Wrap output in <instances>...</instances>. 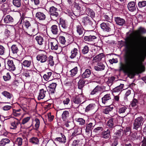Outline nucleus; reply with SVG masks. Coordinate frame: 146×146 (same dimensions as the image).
I'll return each mask as SVG.
<instances>
[{
    "instance_id": "nucleus-1",
    "label": "nucleus",
    "mask_w": 146,
    "mask_h": 146,
    "mask_svg": "<svg viewBox=\"0 0 146 146\" xmlns=\"http://www.w3.org/2000/svg\"><path fill=\"white\" fill-rule=\"evenodd\" d=\"M142 41L138 48V55L134 56L127 50L124 55L125 63H121L120 70L130 74H139L144 71L143 66L140 65L146 57V37L142 38Z\"/></svg>"
},
{
    "instance_id": "nucleus-2",
    "label": "nucleus",
    "mask_w": 146,
    "mask_h": 146,
    "mask_svg": "<svg viewBox=\"0 0 146 146\" xmlns=\"http://www.w3.org/2000/svg\"><path fill=\"white\" fill-rule=\"evenodd\" d=\"M38 27L37 24H35V26H32L28 29V31L29 34L25 32H24L23 34L25 35H28L32 36L35 35L38 33Z\"/></svg>"
},
{
    "instance_id": "nucleus-3",
    "label": "nucleus",
    "mask_w": 146,
    "mask_h": 146,
    "mask_svg": "<svg viewBox=\"0 0 146 146\" xmlns=\"http://www.w3.org/2000/svg\"><path fill=\"white\" fill-rule=\"evenodd\" d=\"M144 118L141 116L136 118L133 124V129L137 130L141 127L144 122Z\"/></svg>"
},
{
    "instance_id": "nucleus-4",
    "label": "nucleus",
    "mask_w": 146,
    "mask_h": 146,
    "mask_svg": "<svg viewBox=\"0 0 146 146\" xmlns=\"http://www.w3.org/2000/svg\"><path fill=\"white\" fill-rule=\"evenodd\" d=\"M50 45L51 49L54 50H57L58 53H59L62 51V48L59 46V43L56 40H52L50 42Z\"/></svg>"
},
{
    "instance_id": "nucleus-5",
    "label": "nucleus",
    "mask_w": 146,
    "mask_h": 146,
    "mask_svg": "<svg viewBox=\"0 0 146 146\" xmlns=\"http://www.w3.org/2000/svg\"><path fill=\"white\" fill-rule=\"evenodd\" d=\"M82 23L83 25L85 26H86L88 25H90L92 27L91 29L93 30L94 28L92 27L93 23L91 19L88 16H86V17H83L82 19Z\"/></svg>"
},
{
    "instance_id": "nucleus-6",
    "label": "nucleus",
    "mask_w": 146,
    "mask_h": 146,
    "mask_svg": "<svg viewBox=\"0 0 146 146\" xmlns=\"http://www.w3.org/2000/svg\"><path fill=\"white\" fill-rule=\"evenodd\" d=\"M84 98L82 95L79 94V95L73 96L72 99L71 101L72 102L76 104H80L82 102L83 103L84 101H83V100Z\"/></svg>"
},
{
    "instance_id": "nucleus-7",
    "label": "nucleus",
    "mask_w": 146,
    "mask_h": 146,
    "mask_svg": "<svg viewBox=\"0 0 146 146\" xmlns=\"http://www.w3.org/2000/svg\"><path fill=\"white\" fill-rule=\"evenodd\" d=\"M47 56L44 54H40L38 55L36 58L37 60L40 61L41 63H44L46 62L47 60Z\"/></svg>"
},
{
    "instance_id": "nucleus-8",
    "label": "nucleus",
    "mask_w": 146,
    "mask_h": 146,
    "mask_svg": "<svg viewBox=\"0 0 146 146\" xmlns=\"http://www.w3.org/2000/svg\"><path fill=\"white\" fill-rule=\"evenodd\" d=\"M34 71L31 70H26L23 73V75L27 78H31L33 77V73H35Z\"/></svg>"
},
{
    "instance_id": "nucleus-9",
    "label": "nucleus",
    "mask_w": 146,
    "mask_h": 146,
    "mask_svg": "<svg viewBox=\"0 0 146 146\" xmlns=\"http://www.w3.org/2000/svg\"><path fill=\"white\" fill-rule=\"evenodd\" d=\"M136 2L135 1H130L127 5V8L131 12L136 10V6H135Z\"/></svg>"
},
{
    "instance_id": "nucleus-10",
    "label": "nucleus",
    "mask_w": 146,
    "mask_h": 146,
    "mask_svg": "<svg viewBox=\"0 0 146 146\" xmlns=\"http://www.w3.org/2000/svg\"><path fill=\"white\" fill-rule=\"evenodd\" d=\"M7 68L10 71H13L15 69V67L12 60H8L7 62Z\"/></svg>"
},
{
    "instance_id": "nucleus-11",
    "label": "nucleus",
    "mask_w": 146,
    "mask_h": 146,
    "mask_svg": "<svg viewBox=\"0 0 146 146\" xmlns=\"http://www.w3.org/2000/svg\"><path fill=\"white\" fill-rule=\"evenodd\" d=\"M102 102L104 104H107L111 100V95L108 94L105 95L102 98Z\"/></svg>"
},
{
    "instance_id": "nucleus-12",
    "label": "nucleus",
    "mask_w": 146,
    "mask_h": 146,
    "mask_svg": "<svg viewBox=\"0 0 146 146\" xmlns=\"http://www.w3.org/2000/svg\"><path fill=\"white\" fill-rule=\"evenodd\" d=\"M100 27L104 31L108 32L111 31V29L108 23H103L100 24Z\"/></svg>"
},
{
    "instance_id": "nucleus-13",
    "label": "nucleus",
    "mask_w": 146,
    "mask_h": 146,
    "mask_svg": "<svg viewBox=\"0 0 146 146\" xmlns=\"http://www.w3.org/2000/svg\"><path fill=\"white\" fill-rule=\"evenodd\" d=\"M59 25L65 31H66L69 28L67 22L61 18L60 19Z\"/></svg>"
},
{
    "instance_id": "nucleus-14",
    "label": "nucleus",
    "mask_w": 146,
    "mask_h": 146,
    "mask_svg": "<svg viewBox=\"0 0 146 146\" xmlns=\"http://www.w3.org/2000/svg\"><path fill=\"white\" fill-rule=\"evenodd\" d=\"M47 91L44 90L43 89H40L39 90V95L38 97V100L42 99L44 98L46 96V94Z\"/></svg>"
},
{
    "instance_id": "nucleus-15",
    "label": "nucleus",
    "mask_w": 146,
    "mask_h": 146,
    "mask_svg": "<svg viewBox=\"0 0 146 146\" xmlns=\"http://www.w3.org/2000/svg\"><path fill=\"white\" fill-rule=\"evenodd\" d=\"M105 66L101 62H99L97 65L94 67V68L95 70L97 71H101L104 70L105 69Z\"/></svg>"
},
{
    "instance_id": "nucleus-16",
    "label": "nucleus",
    "mask_w": 146,
    "mask_h": 146,
    "mask_svg": "<svg viewBox=\"0 0 146 146\" xmlns=\"http://www.w3.org/2000/svg\"><path fill=\"white\" fill-rule=\"evenodd\" d=\"M36 17L40 21H44L46 18V15L43 13L38 12L36 14Z\"/></svg>"
},
{
    "instance_id": "nucleus-17",
    "label": "nucleus",
    "mask_w": 146,
    "mask_h": 146,
    "mask_svg": "<svg viewBox=\"0 0 146 146\" xmlns=\"http://www.w3.org/2000/svg\"><path fill=\"white\" fill-rule=\"evenodd\" d=\"M102 138L107 139L110 137V132L109 129H108L106 130H104L102 133Z\"/></svg>"
},
{
    "instance_id": "nucleus-18",
    "label": "nucleus",
    "mask_w": 146,
    "mask_h": 146,
    "mask_svg": "<svg viewBox=\"0 0 146 146\" xmlns=\"http://www.w3.org/2000/svg\"><path fill=\"white\" fill-rule=\"evenodd\" d=\"M127 109L126 106H121L119 108H117V111L119 114H123L125 112Z\"/></svg>"
},
{
    "instance_id": "nucleus-19",
    "label": "nucleus",
    "mask_w": 146,
    "mask_h": 146,
    "mask_svg": "<svg viewBox=\"0 0 146 146\" xmlns=\"http://www.w3.org/2000/svg\"><path fill=\"white\" fill-rule=\"evenodd\" d=\"M115 21L116 23L120 26H122L125 23V20L119 17H116L115 18Z\"/></svg>"
},
{
    "instance_id": "nucleus-20",
    "label": "nucleus",
    "mask_w": 146,
    "mask_h": 146,
    "mask_svg": "<svg viewBox=\"0 0 146 146\" xmlns=\"http://www.w3.org/2000/svg\"><path fill=\"white\" fill-rule=\"evenodd\" d=\"M56 85L55 83H53L50 84L48 87V90L50 93H53L54 92Z\"/></svg>"
},
{
    "instance_id": "nucleus-21",
    "label": "nucleus",
    "mask_w": 146,
    "mask_h": 146,
    "mask_svg": "<svg viewBox=\"0 0 146 146\" xmlns=\"http://www.w3.org/2000/svg\"><path fill=\"white\" fill-rule=\"evenodd\" d=\"M113 108V107L112 105L108 106L103 110V113L106 114H109L110 112L111 111Z\"/></svg>"
},
{
    "instance_id": "nucleus-22",
    "label": "nucleus",
    "mask_w": 146,
    "mask_h": 146,
    "mask_svg": "<svg viewBox=\"0 0 146 146\" xmlns=\"http://www.w3.org/2000/svg\"><path fill=\"white\" fill-rule=\"evenodd\" d=\"M96 37L94 35L85 36L84 37V40L86 41L91 42L94 41L96 38Z\"/></svg>"
},
{
    "instance_id": "nucleus-23",
    "label": "nucleus",
    "mask_w": 146,
    "mask_h": 146,
    "mask_svg": "<svg viewBox=\"0 0 146 146\" xmlns=\"http://www.w3.org/2000/svg\"><path fill=\"white\" fill-rule=\"evenodd\" d=\"M22 66L26 68H30L32 66L31 60H25L22 62Z\"/></svg>"
},
{
    "instance_id": "nucleus-24",
    "label": "nucleus",
    "mask_w": 146,
    "mask_h": 146,
    "mask_svg": "<svg viewBox=\"0 0 146 146\" xmlns=\"http://www.w3.org/2000/svg\"><path fill=\"white\" fill-rule=\"evenodd\" d=\"M94 126L92 123H90L87 124L86 125V132L88 133H89L90 131H91L93 129Z\"/></svg>"
},
{
    "instance_id": "nucleus-25",
    "label": "nucleus",
    "mask_w": 146,
    "mask_h": 146,
    "mask_svg": "<svg viewBox=\"0 0 146 146\" xmlns=\"http://www.w3.org/2000/svg\"><path fill=\"white\" fill-rule=\"evenodd\" d=\"M78 50L77 48H74L72 50L71 52V55L70 58L71 59L75 58L78 53Z\"/></svg>"
},
{
    "instance_id": "nucleus-26",
    "label": "nucleus",
    "mask_w": 146,
    "mask_h": 146,
    "mask_svg": "<svg viewBox=\"0 0 146 146\" xmlns=\"http://www.w3.org/2000/svg\"><path fill=\"white\" fill-rule=\"evenodd\" d=\"M124 84H121L117 86L112 90V92H120V91L122 90L123 87L124 86Z\"/></svg>"
},
{
    "instance_id": "nucleus-27",
    "label": "nucleus",
    "mask_w": 146,
    "mask_h": 146,
    "mask_svg": "<svg viewBox=\"0 0 146 146\" xmlns=\"http://www.w3.org/2000/svg\"><path fill=\"white\" fill-rule=\"evenodd\" d=\"M86 11L88 15L92 18H93L95 17V13L94 11L89 8L86 9Z\"/></svg>"
},
{
    "instance_id": "nucleus-28",
    "label": "nucleus",
    "mask_w": 146,
    "mask_h": 146,
    "mask_svg": "<svg viewBox=\"0 0 146 146\" xmlns=\"http://www.w3.org/2000/svg\"><path fill=\"white\" fill-rule=\"evenodd\" d=\"M77 72L78 68L77 67H76L70 70L69 72H68V73L71 77H73L76 75Z\"/></svg>"
},
{
    "instance_id": "nucleus-29",
    "label": "nucleus",
    "mask_w": 146,
    "mask_h": 146,
    "mask_svg": "<svg viewBox=\"0 0 146 146\" xmlns=\"http://www.w3.org/2000/svg\"><path fill=\"white\" fill-rule=\"evenodd\" d=\"M62 137H59L56 138L55 139V141H58L61 143H64L66 141V138L65 136L64 135H62Z\"/></svg>"
},
{
    "instance_id": "nucleus-30",
    "label": "nucleus",
    "mask_w": 146,
    "mask_h": 146,
    "mask_svg": "<svg viewBox=\"0 0 146 146\" xmlns=\"http://www.w3.org/2000/svg\"><path fill=\"white\" fill-rule=\"evenodd\" d=\"M91 74V72L90 70L89 69H87L82 74V76L83 78H88L90 76Z\"/></svg>"
},
{
    "instance_id": "nucleus-31",
    "label": "nucleus",
    "mask_w": 146,
    "mask_h": 146,
    "mask_svg": "<svg viewBox=\"0 0 146 146\" xmlns=\"http://www.w3.org/2000/svg\"><path fill=\"white\" fill-rule=\"evenodd\" d=\"M19 123V121L17 120H15L11 123V126L10 129H15L17 128V126Z\"/></svg>"
},
{
    "instance_id": "nucleus-32",
    "label": "nucleus",
    "mask_w": 146,
    "mask_h": 146,
    "mask_svg": "<svg viewBox=\"0 0 146 146\" xmlns=\"http://www.w3.org/2000/svg\"><path fill=\"white\" fill-rule=\"evenodd\" d=\"M13 19L10 15H7L5 17L4 19V22L6 23H9L13 21Z\"/></svg>"
},
{
    "instance_id": "nucleus-33",
    "label": "nucleus",
    "mask_w": 146,
    "mask_h": 146,
    "mask_svg": "<svg viewBox=\"0 0 146 146\" xmlns=\"http://www.w3.org/2000/svg\"><path fill=\"white\" fill-rule=\"evenodd\" d=\"M65 13L70 17L72 19H73L75 15L71 10L66 9L64 11Z\"/></svg>"
},
{
    "instance_id": "nucleus-34",
    "label": "nucleus",
    "mask_w": 146,
    "mask_h": 146,
    "mask_svg": "<svg viewBox=\"0 0 146 146\" xmlns=\"http://www.w3.org/2000/svg\"><path fill=\"white\" fill-rule=\"evenodd\" d=\"M35 40L37 42L38 44L40 45H42L44 42L43 38L40 36H36L35 38Z\"/></svg>"
},
{
    "instance_id": "nucleus-35",
    "label": "nucleus",
    "mask_w": 146,
    "mask_h": 146,
    "mask_svg": "<svg viewBox=\"0 0 146 146\" xmlns=\"http://www.w3.org/2000/svg\"><path fill=\"white\" fill-rule=\"evenodd\" d=\"M52 75V72H47L44 75L43 78L45 80L48 81L50 79Z\"/></svg>"
},
{
    "instance_id": "nucleus-36",
    "label": "nucleus",
    "mask_w": 146,
    "mask_h": 146,
    "mask_svg": "<svg viewBox=\"0 0 146 146\" xmlns=\"http://www.w3.org/2000/svg\"><path fill=\"white\" fill-rule=\"evenodd\" d=\"M51 30L52 33L54 35H56L58 32L57 26L55 25H53L51 28Z\"/></svg>"
},
{
    "instance_id": "nucleus-37",
    "label": "nucleus",
    "mask_w": 146,
    "mask_h": 146,
    "mask_svg": "<svg viewBox=\"0 0 146 146\" xmlns=\"http://www.w3.org/2000/svg\"><path fill=\"white\" fill-rule=\"evenodd\" d=\"M10 142V140L8 138L3 139L0 141V146H4Z\"/></svg>"
},
{
    "instance_id": "nucleus-38",
    "label": "nucleus",
    "mask_w": 146,
    "mask_h": 146,
    "mask_svg": "<svg viewBox=\"0 0 146 146\" xmlns=\"http://www.w3.org/2000/svg\"><path fill=\"white\" fill-rule=\"evenodd\" d=\"M113 119L111 118L109 119L106 123L107 125L110 128H113L114 127V124L113 121Z\"/></svg>"
},
{
    "instance_id": "nucleus-39",
    "label": "nucleus",
    "mask_w": 146,
    "mask_h": 146,
    "mask_svg": "<svg viewBox=\"0 0 146 146\" xmlns=\"http://www.w3.org/2000/svg\"><path fill=\"white\" fill-rule=\"evenodd\" d=\"M82 129L78 127L75 128L74 131L72 134V135L75 136L77 135L80 134L82 133Z\"/></svg>"
},
{
    "instance_id": "nucleus-40",
    "label": "nucleus",
    "mask_w": 146,
    "mask_h": 146,
    "mask_svg": "<svg viewBox=\"0 0 146 146\" xmlns=\"http://www.w3.org/2000/svg\"><path fill=\"white\" fill-rule=\"evenodd\" d=\"M76 31L79 35L82 34L83 31V29L80 25H79L76 26Z\"/></svg>"
},
{
    "instance_id": "nucleus-41",
    "label": "nucleus",
    "mask_w": 146,
    "mask_h": 146,
    "mask_svg": "<svg viewBox=\"0 0 146 146\" xmlns=\"http://www.w3.org/2000/svg\"><path fill=\"white\" fill-rule=\"evenodd\" d=\"M104 57V55L103 53H101L98 55L96 56L95 57L93 58V60H95L96 61H98L101 60L102 58Z\"/></svg>"
},
{
    "instance_id": "nucleus-42",
    "label": "nucleus",
    "mask_w": 146,
    "mask_h": 146,
    "mask_svg": "<svg viewBox=\"0 0 146 146\" xmlns=\"http://www.w3.org/2000/svg\"><path fill=\"white\" fill-rule=\"evenodd\" d=\"M100 87L99 86H97L90 93V94L93 95L98 93L100 92Z\"/></svg>"
},
{
    "instance_id": "nucleus-43",
    "label": "nucleus",
    "mask_w": 146,
    "mask_h": 146,
    "mask_svg": "<svg viewBox=\"0 0 146 146\" xmlns=\"http://www.w3.org/2000/svg\"><path fill=\"white\" fill-rule=\"evenodd\" d=\"M11 50L14 54H17L19 51V49L16 45L13 44L11 47Z\"/></svg>"
},
{
    "instance_id": "nucleus-44",
    "label": "nucleus",
    "mask_w": 146,
    "mask_h": 146,
    "mask_svg": "<svg viewBox=\"0 0 146 146\" xmlns=\"http://www.w3.org/2000/svg\"><path fill=\"white\" fill-rule=\"evenodd\" d=\"M69 112L68 111H64L62 114V118L64 121L66 120L67 118L68 117Z\"/></svg>"
},
{
    "instance_id": "nucleus-45",
    "label": "nucleus",
    "mask_w": 146,
    "mask_h": 146,
    "mask_svg": "<svg viewBox=\"0 0 146 146\" xmlns=\"http://www.w3.org/2000/svg\"><path fill=\"white\" fill-rule=\"evenodd\" d=\"M72 6H74V8L78 11H81L83 10V8H82L79 4L75 2L73 3Z\"/></svg>"
},
{
    "instance_id": "nucleus-46",
    "label": "nucleus",
    "mask_w": 146,
    "mask_h": 146,
    "mask_svg": "<svg viewBox=\"0 0 146 146\" xmlns=\"http://www.w3.org/2000/svg\"><path fill=\"white\" fill-rule=\"evenodd\" d=\"M21 0H13V3L15 6L19 7L21 5Z\"/></svg>"
},
{
    "instance_id": "nucleus-47",
    "label": "nucleus",
    "mask_w": 146,
    "mask_h": 146,
    "mask_svg": "<svg viewBox=\"0 0 146 146\" xmlns=\"http://www.w3.org/2000/svg\"><path fill=\"white\" fill-rule=\"evenodd\" d=\"M33 122L35 124V126L36 129H37L40 126V121L37 118H36L33 121Z\"/></svg>"
},
{
    "instance_id": "nucleus-48",
    "label": "nucleus",
    "mask_w": 146,
    "mask_h": 146,
    "mask_svg": "<svg viewBox=\"0 0 146 146\" xmlns=\"http://www.w3.org/2000/svg\"><path fill=\"white\" fill-rule=\"evenodd\" d=\"M23 142V139L19 137L17 138L15 141V144L18 146L22 145Z\"/></svg>"
},
{
    "instance_id": "nucleus-49",
    "label": "nucleus",
    "mask_w": 146,
    "mask_h": 146,
    "mask_svg": "<svg viewBox=\"0 0 146 146\" xmlns=\"http://www.w3.org/2000/svg\"><path fill=\"white\" fill-rule=\"evenodd\" d=\"M31 24L29 21L27 20H25L23 23L22 27H25L26 28L28 29L29 27L31 26Z\"/></svg>"
},
{
    "instance_id": "nucleus-50",
    "label": "nucleus",
    "mask_w": 146,
    "mask_h": 146,
    "mask_svg": "<svg viewBox=\"0 0 146 146\" xmlns=\"http://www.w3.org/2000/svg\"><path fill=\"white\" fill-rule=\"evenodd\" d=\"M85 82L83 80H80L78 82V88L81 89L83 87Z\"/></svg>"
},
{
    "instance_id": "nucleus-51",
    "label": "nucleus",
    "mask_w": 146,
    "mask_h": 146,
    "mask_svg": "<svg viewBox=\"0 0 146 146\" xmlns=\"http://www.w3.org/2000/svg\"><path fill=\"white\" fill-rule=\"evenodd\" d=\"M2 94L7 98L11 99L12 96V94L6 91H4L2 93Z\"/></svg>"
},
{
    "instance_id": "nucleus-52",
    "label": "nucleus",
    "mask_w": 146,
    "mask_h": 146,
    "mask_svg": "<svg viewBox=\"0 0 146 146\" xmlns=\"http://www.w3.org/2000/svg\"><path fill=\"white\" fill-rule=\"evenodd\" d=\"M94 104H90L88 105L86 108L85 111L86 112H88L89 111L93 109L94 108Z\"/></svg>"
},
{
    "instance_id": "nucleus-53",
    "label": "nucleus",
    "mask_w": 146,
    "mask_h": 146,
    "mask_svg": "<svg viewBox=\"0 0 146 146\" xmlns=\"http://www.w3.org/2000/svg\"><path fill=\"white\" fill-rule=\"evenodd\" d=\"M30 142L34 144H37L39 143V140L36 137H33L30 139Z\"/></svg>"
},
{
    "instance_id": "nucleus-54",
    "label": "nucleus",
    "mask_w": 146,
    "mask_h": 146,
    "mask_svg": "<svg viewBox=\"0 0 146 146\" xmlns=\"http://www.w3.org/2000/svg\"><path fill=\"white\" fill-rule=\"evenodd\" d=\"M146 5V1H139L138 4V7L139 8H142L144 7Z\"/></svg>"
},
{
    "instance_id": "nucleus-55",
    "label": "nucleus",
    "mask_w": 146,
    "mask_h": 146,
    "mask_svg": "<svg viewBox=\"0 0 146 146\" xmlns=\"http://www.w3.org/2000/svg\"><path fill=\"white\" fill-rule=\"evenodd\" d=\"M31 119V117H27L24 118L22 120L21 123L24 125L27 123Z\"/></svg>"
},
{
    "instance_id": "nucleus-56",
    "label": "nucleus",
    "mask_w": 146,
    "mask_h": 146,
    "mask_svg": "<svg viewBox=\"0 0 146 146\" xmlns=\"http://www.w3.org/2000/svg\"><path fill=\"white\" fill-rule=\"evenodd\" d=\"M53 57L52 56H50L48 58V61L49 62V64H50V66H53L54 62L53 60Z\"/></svg>"
},
{
    "instance_id": "nucleus-57",
    "label": "nucleus",
    "mask_w": 146,
    "mask_h": 146,
    "mask_svg": "<svg viewBox=\"0 0 146 146\" xmlns=\"http://www.w3.org/2000/svg\"><path fill=\"white\" fill-rule=\"evenodd\" d=\"M89 47L87 46H85L82 50V52L83 54H85L88 53L89 51Z\"/></svg>"
},
{
    "instance_id": "nucleus-58",
    "label": "nucleus",
    "mask_w": 146,
    "mask_h": 146,
    "mask_svg": "<svg viewBox=\"0 0 146 146\" xmlns=\"http://www.w3.org/2000/svg\"><path fill=\"white\" fill-rule=\"evenodd\" d=\"M72 146H81L79 140H75L73 142Z\"/></svg>"
},
{
    "instance_id": "nucleus-59",
    "label": "nucleus",
    "mask_w": 146,
    "mask_h": 146,
    "mask_svg": "<svg viewBox=\"0 0 146 146\" xmlns=\"http://www.w3.org/2000/svg\"><path fill=\"white\" fill-rule=\"evenodd\" d=\"M3 78L5 81H7L9 80L11 77L9 73H7L5 75L3 76Z\"/></svg>"
},
{
    "instance_id": "nucleus-60",
    "label": "nucleus",
    "mask_w": 146,
    "mask_h": 146,
    "mask_svg": "<svg viewBox=\"0 0 146 146\" xmlns=\"http://www.w3.org/2000/svg\"><path fill=\"white\" fill-rule=\"evenodd\" d=\"M59 41L62 44H64L66 42L65 38L62 36H60L59 37Z\"/></svg>"
},
{
    "instance_id": "nucleus-61",
    "label": "nucleus",
    "mask_w": 146,
    "mask_h": 146,
    "mask_svg": "<svg viewBox=\"0 0 146 146\" xmlns=\"http://www.w3.org/2000/svg\"><path fill=\"white\" fill-rule=\"evenodd\" d=\"M57 9L53 6H52L50 8L49 12L50 14L55 12H56Z\"/></svg>"
},
{
    "instance_id": "nucleus-62",
    "label": "nucleus",
    "mask_w": 146,
    "mask_h": 146,
    "mask_svg": "<svg viewBox=\"0 0 146 146\" xmlns=\"http://www.w3.org/2000/svg\"><path fill=\"white\" fill-rule=\"evenodd\" d=\"M21 110V109H20L13 111V113L14 115L15 116H20L21 114L20 112Z\"/></svg>"
},
{
    "instance_id": "nucleus-63",
    "label": "nucleus",
    "mask_w": 146,
    "mask_h": 146,
    "mask_svg": "<svg viewBox=\"0 0 146 146\" xmlns=\"http://www.w3.org/2000/svg\"><path fill=\"white\" fill-rule=\"evenodd\" d=\"M76 121L79 123V124L80 125H82L85 123V120L82 118H78L77 119Z\"/></svg>"
},
{
    "instance_id": "nucleus-64",
    "label": "nucleus",
    "mask_w": 146,
    "mask_h": 146,
    "mask_svg": "<svg viewBox=\"0 0 146 146\" xmlns=\"http://www.w3.org/2000/svg\"><path fill=\"white\" fill-rule=\"evenodd\" d=\"M50 15L51 17H53L55 19L59 17V14L57 12L51 14Z\"/></svg>"
}]
</instances>
